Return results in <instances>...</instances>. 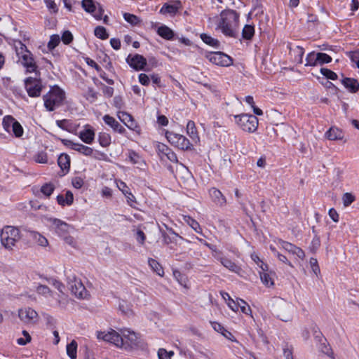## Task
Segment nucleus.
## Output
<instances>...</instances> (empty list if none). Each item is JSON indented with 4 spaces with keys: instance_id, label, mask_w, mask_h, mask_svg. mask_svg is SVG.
<instances>
[{
    "instance_id": "obj_1",
    "label": "nucleus",
    "mask_w": 359,
    "mask_h": 359,
    "mask_svg": "<svg viewBox=\"0 0 359 359\" xmlns=\"http://www.w3.org/2000/svg\"><path fill=\"white\" fill-rule=\"evenodd\" d=\"M120 332L121 333H118L114 330L107 333L98 332L97 338L128 351L145 350L147 348V344L137 333L128 329H123Z\"/></svg>"
},
{
    "instance_id": "obj_2",
    "label": "nucleus",
    "mask_w": 359,
    "mask_h": 359,
    "mask_svg": "<svg viewBox=\"0 0 359 359\" xmlns=\"http://www.w3.org/2000/svg\"><path fill=\"white\" fill-rule=\"evenodd\" d=\"M238 14L233 10L226 9L220 13L217 27L226 36L235 37L238 22Z\"/></svg>"
},
{
    "instance_id": "obj_3",
    "label": "nucleus",
    "mask_w": 359,
    "mask_h": 359,
    "mask_svg": "<svg viewBox=\"0 0 359 359\" xmlns=\"http://www.w3.org/2000/svg\"><path fill=\"white\" fill-rule=\"evenodd\" d=\"M65 97L64 91L55 86L47 94L43 95L44 106L48 111H52L55 107L62 104Z\"/></svg>"
},
{
    "instance_id": "obj_4",
    "label": "nucleus",
    "mask_w": 359,
    "mask_h": 359,
    "mask_svg": "<svg viewBox=\"0 0 359 359\" xmlns=\"http://www.w3.org/2000/svg\"><path fill=\"white\" fill-rule=\"evenodd\" d=\"M67 286L72 293L77 298L85 299L88 296V292L80 279L77 278L75 273L71 270L66 271Z\"/></svg>"
},
{
    "instance_id": "obj_5",
    "label": "nucleus",
    "mask_w": 359,
    "mask_h": 359,
    "mask_svg": "<svg viewBox=\"0 0 359 359\" xmlns=\"http://www.w3.org/2000/svg\"><path fill=\"white\" fill-rule=\"evenodd\" d=\"M1 242L7 249L12 250L21 238L20 230L12 226H4L0 234Z\"/></svg>"
},
{
    "instance_id": "obj_6",
    "label": "nucleus",
    "mask_w": 359,
    "mask_h": 359,
    "mask_svg": "<svg viewBox=\"0 0 359 359\" xmlns=\"http://www.w3.org/2000/svg\"><path fill=\"white\" fill-rule=\"evenodd\" d=\"M237 125L244 131L254 133L258 127V118L252 114H243L234 116Z\"/></svg>"
},
{
    "instance_id": "obj_7",
    "label": "nucleus",
    "mask_w": 359,
    "mask_h": 359,
    "mask_svg": "<svg viewBox=\"0 0 359 359\" xmlns=\"http://www.w3.org/2000/svg\"><path fill=\"white\" fill-rule=\"evenodd\" d=\"M25 88L31 97H38L43 88L42 81L39 79L28 77L25 80Z\"/></svg>"
},
{
    "instance_id": "obj_8",
    "label": "nucleus",
    "mask_w": 359,
    "mask_h": 359,
    "mask_svg": "<svg viewBox=\"0 0 359 359\" xmlns=\"http://www.w3.org/2000/svg\"><path fill=\"white\" fill-rule=\"evenodd\" d=\"M205 57L212 64L221 67H228L233 63V59L222 52L209 53Z\"/></svg>"
},
{
    "instance_id": "obj_9",
    "label": "nucleus",
    "mask_w": 359,
    "mask_h": 359,
    "mask_svg": "<svg viewBox=\"0 0 359 359\" xmlns=\"http://www.w3.org/2000/svg\"><path fill=\"white\" fill-rule=\"evenodd\" d=\"M82 8L89 13H91L96 20H101L104 13L102 6L93 0H82Z\"/></svg>"
},
{
    "instance_id": "obj_10",
    "label": "nucleus",
    "mask_w": 359,
    "mask_h": 359,
    "mask_svg": "<svg viewBox=\"0 0 359 359\" xmlns=\"http://www.w3.org/2000/svg\"><path fill=\"white\" fill-rule=\"evenodd\" d=\"M18 317L25 324L32 325L39 320L37 312L30 307H25L19 309Z\"/></svg>"
},
{
    "instance_id": "obj_11",
    "label": "nucleus",
    "mask_w": 359,
    "mask_h": 359,
    "mask_svg": "<svg viewBox=\"0 0 359 359\" xmlns=\"http://www.w3.org/2000/svg\"><path fill=\"white\" fill-rule=\"evenodd\" d=\"M22 56L20 60L22 64L27 68L29 72H34L36 70L37 66L34 62L32 53L27 49V47L22 44Z\"/></svg>"
},
{
    "instance_id": "obj_12",
    "label": "nucleus",
    "mask_w": 359,
    "mask_h": 359,
    "mask_svg": "<svg viewBox=\"0 0 359 359\" xmlns=\"http://www.w3.org/2000/svg\"><path fill=\"white\" fill-rule=\"evenodd\" d=\"M46 220L50 223V227L60 236L67 235L71 227L67 223L57 218L48 217Z\"/></svg>"
},
{
    "instance_id": "obj_13",
    "label": "nucleus",
    "mask_w": 359,
    "mask_h": 359,
    "mask_svg": "<svg viewBox=\"0 0 359 359\" xmlns=\"http://www.w3.org/2000/svg\"><path fill=\"white\" fill-rule=\"evenodd\" d=\"M278 243L284 250L294 255L296 259H304L305 257V253L302 249L294 245V244L285 241L282 239L278 241Z\"/></svg>"
},
{
    "instance_id": "obj_14",
    "label": "nucleus",
    "mask_w": 359,
    "mask_h": 359,
    "mask_svg": "<svg viewBox=\"0 0 359 359\" xmlns=\"http://www.w3.org/2000/svg\"><path fill=\"white\" fill-rule=\"evenodd\" d=\"M126 62L128 65L137 71L144 69L147 65V60L142 55L135 54L132 56L129 55L126 58Z\"/></svg>"
},
{
    "instance_id": "obj_15",
    "label": "nucleus",
    "mask_w": 359,
    "mask_h": 359,
    "mask_svg": "<svg viewBox=\"0 0 359 359\" xmlns=\"http://www.w3.org/2000/svg\"><path fill=\"white\" fill-rule=\"evenodd\" d=\"M214 257L220 262V263L229 271L236 273L237 274H240L242 269L241 266L237 265L232 260L228 259L227 257H222L221 255L217 256V255H213Z\"/></svg>"
},
{
    "instance_id": "obj_16",
    "label": "nucleus",
    "mask_w": 359,
    "mask_h": 359,
    "mask_svg": "<svg viewBox=\"0 0 359 359\" xmlns=\"http://www.w3.org/2000/svg\"><path fill=\"white\" fill-rule=\"evenodd\" d=\"M210 196L212 202L219 207L226 205V199L222 193L215 187H212L209 190Z\"/></svg>"
},
{
    "instance_id": "obj_17",
    "label": "nucleus",
    "mask_w": 359,
    "mask_h": 359,
    "mask_svg": "<svg viewBox=\"0 0 359 359\" xmlns=\"http://www.w3.org/2000/svg\"><path fill=\"white\" fill-rule=\"evenodd\" d=\"M293 306L290 304H285L279 308L278 317L284 322H288L292 319Z\"/></svg>"
},
{
    "instance_id": "obj_18",
    "label": "nucleus",
    "mask_w": 359,
    "mask_h": 359,
    "mask_svg": "<svg viewBox=\"0 0 359 359\" xmlns=\"http://www.w3.org/2000/svg\"><path fill=\"white\" fill-rule=\"evenodd\" d=\"M104 123L112 128L115 132H118L121 134H123L126 132V129L112 116L107 114L103 116Z\"/></svg>"
},
{
    "instance_id": "obj_19",
    "label": "nucleus",
    "mask_w": 359,
    "mask_h": 359,
    "mask_svg": "<svg viewBox=\"0 0 359 359\" xmlns=\"http://www.w3.org/2000/svg\"><path fill=\"white\" fill-rule=\"evenodd\" d=\"M80 139L86 144H91L95 138V132L90 128H85L79 133Z\"/></svg>"
},
{
    "instance_id": "obj_20",
    "label": "nucleus",
    "mask_w": 359,
    "mask_h": 359,
    "mask_svg": "<svg viewBox=\"0 0 359 359\" xmlns=\"http://www.w3.org/2000/svg\"><path fill=\"white\" fill-rule=\"evenodd\" d=\"M341 83L351 93H356L359 90V83L355 79L345 78Z\"/></svg>"
},
{
    "instance_id": "obj_21",
    "label": "nucleus",
    "mask_w": 359,
    "mask_h": 359,
    "mask_svg": "<svg viewBox=\"0 0 359 359\" xmlns=\"http://www.w3.org/2000/svg\"><path fill=\"white\" fill-rule=\"evenodd\" d=\"M325 137L330 140H342L344 137L343 132L336 127H331L325 133Z\"/></svg>"
},
{
    "instance_id": "obj_22",
    "label": "nucleus",
    "mask_w": 359,
    "mask_h": 359,
    "mask_svg": "<svg viewBox=\"0 0 359 359\" xmlns=\"http://www.w3.org/2000/svg\"><path fill=\"white\" fill-rule=\"evenodd\" d=\"M158 34L166 40H171L174 37L173 31L166 25H162L158 28Z\"/></svg>"
},
{
    "instance_id": "obj_23",
    "label": "nucleus",
    "mask_w": 359,
    "mask_h": 359,
    "mask_svg": "<svg viewBox=\"0 0 359 359\" xmlns=\"http://www.w3.org/2000/svg\"><path fill=\"white\" fill-rule=\"evenodd\" d=\"M57 164L62 170L68 172L70 167V158L66 154L60 155L57 159Z\"/></svg>"
},
{
    "instance_id": "obj_24",
    "label": "nucleus",
    "mask_w": 359,
    "mask_h": 359,
    "mask_svg": "<svg viewBox=\"0 0 359 359\" xmlns=\"http://www.w3.org/2000/svg\"><path fill=\"white\" fill-rule=\"evenodd\" d=\"M30 236L40 246L46 247L48 245L47 238L37 231H30Z\"/></svg>"
},
{
    "instance_id": "obj_25",
    "label": "nucleus",
    "mask_w": 359,
    "mask_h": 359,
    "mask_svg": "<svg viewBox=\"0 0 359 359\" xmlns=\"http://www.w3.org/2000/svg\"><path fill=\"white\" fill-rule=\"evenodd\" d=\"M148 263L151 269L156 272L158 276H163L164 270L161 265L155 259L149 258Z\"/></svg>"
},
{
    "instance_id": "obj_26",
    "label": "nucleus",
    "mask_w": 359,
    "mask_h": 359,
    "mask_svg": "<svg viewBox=\"0 0 359 359\" xmlns=\"http://www.w3.org/2000/svg\"><path fill=\"white\" fill-rule=\"evenodd\" d=\"M176 147L182 150H189L191 149L192 144L187 138L184 135H180Z\"/></svg>"
},
{
    "instance_id": "obj_27",
    "label": "nucleus",
    "mask_w": 359,
    "mask_h": 359,
    "mask_svg": "<svg viewBox=\"0 0 359 359\" xmlns=\"http://www.w3.org/2000/svg\"><path fill=\"white\" fill-rule=\"evenodd\" d=\"M187 132L189 137L193 140H198V135L196 130L195 123L193 121H189L187 125Z\"/></svg>"
},
{
    "instance_id": "obj_28",
    "label": "nucleus",
    "mask_w": 359,
    "mask_h": 359,
    "mask_svg": "<svg viewBox=\"0 0 359 359\" xmlns=\"http://www.w3.org/2000/svg\"><path fill=\"white\" fill-rule=\"evenodd\" d=\"M312 231L313 233H315V236L311 241L309 249L311 253L315 254L320 246V240L318 235L316 233L314 227H313Z\"/></svg>"
},
{
    "instance_id": "obj_29",
    "label": "nucleus",
    "mask_w": 359,
    "mask_h": 359,
    "mask_svg": "<svg viewBox=\"0 0 359 359\" xmlns=\"http://www.w3.org/2000/svg\"><path fill=\"white\" fill-rule=\"evenodd\" d=\"M16 122L17 121L12 116H6L3 118L2 124L5 130L10 133Z\"/></svg>"
},
{
    "instance_id": "obj_30",
    "label": "nucleus",
    "mask_w": 359,
    "mask_h": 359,
    "mask_svg": "<svg viewBox=\"0 0 359 359\" xmlns=\"http://www.w3.org/2000/svg\"><path fill=\"white\" fill-rule=\"evenodd\" d=\"M184 222L189 225L196 232L202 233L201 228L197 221L190 216H184Z\"/></svg>"
},
{
    "instance_id": "obj_31",
    "label": "nucleus",
    "mask_w": 359,
    "mask_h": 359,
    "mask_svg": "<svg viewBox=\"0 0 359 359\" xmlns=\"http://www.w3.org/2000/svg\"><path fill=\"white\" fill-rule=\"evenodd\" d=\"M178 8L175 5L165 4L161 8L160 13L163 15H175Z\"/></svg>"
},
{
    "instance_id": "obj_32",
    "label": "nucleus",
    "mask_w": 359,
    "mask_h": 359,
    "mask_svg": "<svg viewBox=\"0 0 359 359\" xmlns=\"http://www.w3.org/2000/svg\"><path fill=\"white\" fill-rule=\"evenodd\" d=\"M77 343L73 340L67 346V353L71 359H76Z\"/></svg>"
},
{
    "instance_id": "obj_33",
    "label": "nucleus",
    "mask_w": 359,
    "mask_h": 359,
    "mask_svg": "<svg viewBox=\"0 0 359 359\" xmlns=\"http://www.w3.org/2000/svg\"><path fill=\"white\" fill-rule=\"evenodd\" d=\"M201 38L203 40L204 43L206 44L217 48L219 45V42L218 40L211 37L210 36L208 35L207 34H201Z\"/></svg>"
},
{
    "instance_id": "obj_34",
    "label": "nucleus",
    "mask_w": 359,
    "mask_h": 359,
    "mask_svg": "<svg viewBox=\"0 0 359 359\" xmlns=\"http://www.w3.org/2000/svg\"><path fill=\"white\" fill-rule=\"evenodd\" d=\"M98 141L102 147H106L111 143V136L108 133H100L98 135Z\"/></svg>"
},
{
    "instance_id": "obj_35",
    "label": "nucleus",
    "mask_w": 359,
    "mask_h": 359,
    "mask_svg": "<svg viewBox=\"0 0 359 359\" xmlns=\"http://www.w3.org/2000/svg\"><path fill=\"white\" fill-rule=\"evenodd\" d=\"M94 34L97 38L102 40H105L109 37V34L107 32V29H105V27L102 26L96 27L94 30Z\"/></svg>"
},
{
    "instance_id": "obj_36",
    "label": "nucleus",
    "mask_w": 359,
    "mask_h": 359,
    "mask_svg": "<svg viewBox=\"0 0 359 359\" xmlns=\"http://www.w3.org/2000/svg\"><path fill=\"white\" fill-rule=\"evenodd\" d=\"M255 34L254 27L252 25H246L242 32L243 37L245 39L249 40L252 38Z\"/></svg>"
},
{
    "instance_id": "obj_37",
    "label": "nucleus",
    "mask_w": 359,
    "mask_h": 359,
    "mask_svg": "<svg viewBox=\"0 0 359 359\" xmlns=\"http://www.w3.org/2000/svg\"><path fill=\"white\" fill-rule=\"evenodd\" d=\"M318 53L315 52H311L307 55L306 58V66H316L318 65V60L317 59Z\"/></svg>"
},
{
    "instance_id": "obj_38",
    "label": "nucleus",
    "mask_w": 359,
    "mask_h": 359,
    "mask_svg": "<svg viewBox=\"0 0 359 359\" xmlns=\"http://www.w3.org/2000/svg\"><path fill=\"white\" fill-rule=\"evenodd\" d=\"M259 276L264 285L268 287L273 285L274 283L271 274L267 272H259Z\"/></svg>"
},
{
    "instance_id": "obj_39",
    "label": "nucleus",
    "mask_w": 359,
    "mask_h": 359,
    "mask_svg": "<svg viewBox=\"0 0 359 359\" xmlns=\"http://www.w3.org/2000/svg\"><path fill=\"white\" fill-rule=\"evenodd\" d=\"M75 151H77L85 156H91L93 152V149L92 148L79 143H77V145L76 146Z\"/></svg>"
},
{
    "instance_id": "obj_40",
    "label": "nucleus",
    "mask_w": 359,
    "mask_h": 359,
    "mask_svg": "<svg viewBox=\"0 0 359 359\" xmlns=\"http://www.w3.org/2000/svg\"><path fill=\"white\" fill-rule=\"evenodd\" d=\"M124 20L132 25H137L140 23V20L136 15L133 14H130L128 13H125L123 14Z\"/></svg>"
},
{
    "instance_id": "obj_41",
    "label": "nucleus",
    "mask_w": 359,
    "mask_h": 359,
    "mask_svg": "<svg viewBox=\"0 0 359 359\" xmlns=\"http://www.w3.org/2000/svg\"><path fill=\"white\" fill-rule=\"evenodd\" d=\"M60 38L57 34H53L50 36V41L48 43V48L50 50H53L60 43Z\"/></svg>"
},
{
    "instance_id": "obj_42",
    "label": "nucleus",
    "mask_w": 359,
    "mask_h": 359,
    "mask_svg": "<svg viewBox=\"0 0 359 359\" xmlns=\"http://www.w3.org/2000/svg\"><path fill=\"white\" fill-rule=\"evenodd\" d=\"M238 309L240 308L241 311L245 314H249L251 313V309L250 306L243 299L237 300Z\"/></svg>"
},
{
    "instance_id": "obj_43",
    "label": "nucleus",
    "mask_w": 359,
    "mask_h": 359,
    "mask_svg": "<svg viewBox=\"0 0 359 359\" xmlns=\"http://www.w3.org/2000/svg\"><path fill=\"white\" fill-rule=\"evenodd\" d=\"M320 73L328 79H337V74L332 70L327 68H321Z\"/></svg>"
},
{
    "instance_id": "obj_44",
    "label": "nucleus",
    "mask_w": 359,
    "mask_h": 359,
    "mask_svg": "<svg viewBox=\"0 0 359 359\" xmlns=\"http://www.w3.org/2000/svg\"><path fill=\"white\" fill-rule=\"evenodd\" d=\"M355 200V196L351 193H345L342 196L343 204L345 207L349 206Z\"/></svg>"
},
{
    "instance_id": "obj_45",
    "label": "nucleus",
    "mask_w": 359,
    "mask_h": 359,
    "mask_svg": "<svg viewBox=\"0 0 359 359\" xmlns=\"http://www.w3.org/2000/svg\"><path fill=\"white\" fill-rule=\"evenodd\" d=\"M180 136V134L174 133L172 132H167L166 133V138L169 141L170 143L177 146L178 143L179 137Z\"/></svg>"
},
{
    "instance_id": "obj_46",
    "label": "nucleus",
    "mask_w": 359,
    "mask_h": 359,
    "mask_svg": "<svg viewBox=\"0 0 359 359\" xmlns=\"http://www.w3.org/2000/svg\"><path fill=\"white\" fill-rule=\"evenodd\" d=\"M318 65H323L325 63H329L332 61V57L326 53H318Z\"/></svg>"
},
{
    "instance_id": "obj_47",
    "label": "nucleus",
    "mask_w": 359,
    "mask_h": 359,
    "mask_svg": "<svg viewBox=\"0 0 359 359\" xmlns=\"http://www.w3.org/2000/svg\"><path fill=\"white\" fill-rule=\"evenodd\" d=\"M34 158L39 163H46L48 161V156L45 151L39 152L34 156Z\"/></svg>"
},
{
    "instance_id": "obj_48",
    "label": "nucleus",
    "mask_w": 359,
    "mask_h": 359,
    "mask_svg": "<svg viewBox=\"0 0 359 359\" xmlns=\"http://www.w3.org/2000/svg\"><path fill=\"white\" fill-rule=\"evenodd\" d=\"M156 149L160 157L163 158L167 154V152L169 151L170 148L164 144L158 143L156 146Z\"/></svg>"
},
{
    "instance_id": "obj_49",
    "label": "nucleus",
    "mask_w": 359,
    "mask_h": 359,
    "mask_svg": "<svg viewBox=\"0 0 359 359\" xmlns=\"http://www.w3.org/2000/svg\"><path fill=\"white\" fill-rule=\"evenodd\" d=\"M11 130L16 137H20L23 134V128L18 121L15 123V124L13 126Z\"/></svg>"
},
{
    "instance_id": "obj_50",
    "label": "nucleus",
    "mask_w": 359,
    "mask_h": 359,
    "mask_svg": "<svg viewBox=\"0 0 359 359\" xmlns=\"http://www.w3.org/2000/svg\"><path fill=\"white\" fill-rule=\"evenodd\" d=\"M54 191L52 184H45L41 187V191L46 196H50Z\"/></svg>"
},
{
    "instance_id": "obj_51",
    "label": "nucleus",
    "mask_w": 359,
    "mask_h": 359,
    "mask_svg": "<svg viewBox=\"0 0 359 359\" xmlns=\"http://www.w3.org/2000/svg\"><path fill=\"white\" fill-rule=\"evenodd\" d=\"M309 263H310V265H311L313 272L316 276H318L320 273V267H319L317 259L311 257L310 259Z\"/></svg>"
},
{
    "instance_id": "obj_52",
    "label": "nucleus",
    "mask_w": 359,
    "mask_h": 359,
    "mask_svg": "<svg viewBox=\"0 0 359 359\" xmlns=\"http://www.w3.org/2000/svg\"><path fill=\"white\" fill-rule=\"evenodd\" d=\"M172 355V351L168 352L164 348H160L158 351V356L159 359H170Z\"/></svg>"
},
{
    "instance_id": "obj_53",
    "label": "nucleus",
    "mask_w": 359,
    "mask_h": 359,
    "mask_svg": "<svg viewBox=\"0 0 359 359\" xmlns=\"http://www.w3.org/2000/svg\"><path fill=\"white\" fill-rule=\"evenodd\" d=\"M44 2L46 5L48 9L53 13H56L58 11L57 6L54 1L53 0H44Z\"/></svg>"
},
{
    "instance_id": "obj_54",
    "label": "nucleus",
    "mask_w": 359,
    "mask_h": 359,
    "mask_svg": "<svg viewBox=\"0 0 359 359\" xmlns=\"http://www.w3.org/2000/svg\"><path fill=\"white\" fill-rule=\"evenodd\" d=\"M61 40L65 44H69L73 40V35L69 31H65L62 35Z\"/></svg>"
},
{
    "instance_id": "obj_55",
    "label": "nucleus",
    "mask_w": 359,
    "mask_h": 359,
    "mask_svg": "<svg viewBox=\"0 0 359 359\" xmlns=\"http://www.w3.org/2000/svg\"><path fill=\"white\" fill-rule=\"evenodd\" d=\"M118 117L122 122L124 123V124L129 123L132 118L131 115H130L129 114L124 112V111H119L118 113Z\"/></svg>"
},
{
    "instance_id": "obj_56",
    "label": "nucleus",
    "mask_w": 359,
    "mask_h": 359,
    "mask_svg": "<svg viewBox=\"0 0 359 359\" xmlns=\"http://www.w3.org/2000/svg\"><path fill=\"white\" fill-rule=\"evenodd\" d=\"M72 184L74 188L81 189L84 184V181L81 177H75L72 179Z\"/></svg>"
},
{
    "instance_id": "obj_57",
    "label": "nucleus",
    "mask_w": 359,
    "mask_h": 359,
    "mask_svg": "<svg viewBox=\"0 0 359 359\" xmlns=\"http://www.w3.org/2000/svg\"><path fill=\"white\" fill-rule=\"evenodd\" d=\"M136 239L140 244H141V245L144 244V243L146 240V236H145L144 233L141 229H138L137 231Z\"/></svg>"
},
{
    "instance_id": "obj_58",
    "label": "nucleus",
    "mask_w": 359,
    "mask_h": 359,
    "mask_svg": "<svg viewBox=\"0 0 359 359\" xmlns=\"http://www.w3.org/2000/svg\"><path fill=\"white\" fill-rule=\"evenodd\" d=\"M321 351L325 354L333 358L332 355H333L332 351L330 345L323 343L321 344Z\"/></svg>"
},
{
    "instance_id": "obj_59",
    "label": "nucleus",
    "mask_w": 359,
    "mask_h": 359,
    "mask_svg": "<svg viewBox=\"0 0 359 359\" xmlns=\"http://www.w3.org/2000/svg\"><path fill=\"white\" fill-rule=\"evenodd\" d=\"M139 81L143 86H148L150 82V79L146 74L142 73L139 75Z\"/></svg>"
},
{
    "instance_id": "obj_60",
    "label": "nucleus",
    "mask_w": 359,
    "mask_h": 359,
    "mask_svg": "<svg viewBox=\"0 0 359 359\" xmlns=\"http://www.w3.org/2000/svg\"><path fill=\"white\" fill-rule=\"evenodd\" d=\"M125 196L127 198V202L128 204L131 206L132 208H135V204L136 203L135 197L133 196V194L129 191L128 194L125 195Z\"/></svg>"
},
{
    "instance_id": "obj_61",
    "label": "nucleus",
    "mask_w": 359,
    "mask_h": 359,
    "mask_svg": "<svg viewBox=\"0 0 359 359\" xmlns=\"http://www.w3.org/2000/svg\"><path fill=\"white\" fill-rule=\"evenodd\" d=\"M114 106L117 109H121L123 106V99L121 96H116L114 98Z\"/></svg>"
},
{
    "instance_id": "obj_62",
    "label": "nucleus",
    "mask_w": 359,
    "mask_h": 359,
    "mask_svg": "<svg viewBox=\"0 0 359 359\" xmlns=\"http://www.w3.org/2000/svg\"><path fill=\"white\" fill-rule=\"evenodd\" d=\"M165 156L167 157V158L172 162H175V163L178 162L177 155L170 149L169 151L167 152V154Z\"/></svg>"
},
{
    "instance_id": "obj_63",
    "label": "nucleus",
    "mask_w": 359,
    "mask_h": 359,
    "mask_svg": "<svg viewBox=\"0 0 359 359\" xmlns=\"http://www.w3.org/2000/svg\"><path fill=\"white\" fill-rule=\"evenodd\" d=\"M65 199L67 205H72L74 201L73 194L70 191H67L65 194Z\"/></svg>"
},
{
    "instance_id": "obj_64",
    "label": "nucleus",
    "mask_w": 359,
    "mask_h": 359,
    "mask_svg": "<svg viewBox=\"0 0 359 359\" xmlns=\"http://www.w3.org/2000/svg\"><path fill=\"white\" fill-rule=\"evenodd\" d=\"M118 189L123 192L124 195H126L130 191L129 187L126 185V184L123 182H120L117 184Z\"/></svg>"
}]
</instances>
